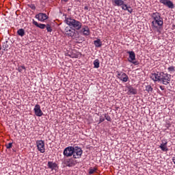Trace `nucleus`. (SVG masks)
Segmentation results:
<instances>
[{
	"label": "nucleus",
	"mask_w": 175,
	"mask_h": 175,
	"mask_svg": "<svg viewBox=\"0 0 175 175\" xmlns=\"http://www.w3.org/2000/svg\"><path fill=\"white\" fill-rule=\"evenodd\" d=\"M151 18L152 29L158 31V28L163 25V18L161 17V14H159V12H154L153 14H152Z\"/></svg>",
	"instance_id": "obj_1"
},
{
	"label": "nucleus",
	"mask_w": 175,
	"mask_h": 175,
	"mask_svg": "<svg viewBox=\"0 0 175 175\" xmlns=\"http://www.w3.org/2000/svg\"><path fill=\"white\" fill-rule=\"evenodd\" d=\"M65 23L71 28H73L75 30L77 29V31H79V29H81V27H83V24L80 21L70 17L66 18Z\"/></svg>",
	"instance_id": "obj_2"
},
{
	"label": "nucleus",
	"mask_w": 175,
	"mask_h": 175,
	"mask_svg": "<svg viewBox=\"0 0 175 175\" xmlns=\"http://www.w3.org/2000/svg\"><path fill=\"white\" fill-rule=\"evenodd\" d=\"M65 33L72 38V39L79 38V31L72 27H66L65 28Z\"/></svg>",
	"instance_id": "obj_3"
},
{
	"label": "nucleus",
	"mask_w": 175,
	"mask_h": 175,
	"mask_svg": "<svg viewBox=\"0 0 175 175\" xmlns=\"http://www.w3.org/2000/svg\"><path fill=\"white\" fill-rule=\"evenodd\" d=\"M170 75L163 72H160V81H162L163 84L167 85L170 83Z\"/></svg>",
	"instance_id": "obj_4"
},
{
	"label": "nucleus",
	"mask_w": 175,
	"mask_h": 175,
	"mask_svg": "<svg viewBox=\"0 0 175 175\" xmlns=\"http://www.w3.org/2000/svg\"><path fill=\"white\" fill-rule=\"evenodd\" d=\"M73 151L72 155L75 159L81 158V155H83V150L81 148H79V146H75Z\"/></svg>",
	"instance_id": "obj_5"
},
{
	"label": "nucleus",
	"mask_w": 175,
	"mask_h": 175,
	"mask_svg": "<svg viewBox=\"0 0 175 175\" xmlns=\"http://www.w3.org/2000/svg\"><path fill=\"white\" fill-rule=\"evenodd\" d=\"M73 150H75V147L72 146L66 148L64 150V155L65 157H72L73 155Z\"/></svg>",
	"instance_id": "obj_6"
},
{
	"label": "nucleus",
	"mask_w": 175,
	"mask_h": 175,
	"mask_svg": "<svg viewBox=\"0 0 175 175\" xmlns=\"http://www.w3.org/2000/svg\"><path fill=\"white\" fill-rule=\"evenodd\" d=\"M36 18H37L38 21L43 22L46 21V20L49 18V16L44 13H39L36 15Z\"/></svg>",
	"instance_id": "obj_7"
},
{
	"label": "nucleus",
	"mask_w": 175,
	"mask_h": 175,
	"mask_svg": "<svg viewBox=\"0 0 175 175\" xmlns=\"http://www.w3.org/2000/svg\"><path fill=\"white\" fill-rule=\"evenodd\" d=\"M160 3H163V5H165L169 9H174V4L170 0H160Z\"/></svg>",
	"instance_id": "obj_8"
},
{
	"label": "nucleus",
	"mask_w": 175,
	"mask_h": 175,
	"mask_svg": "<svg viewBox=\"0 0 175 175\" xmlns=\"http://www.w3.org/2000/svg\"><path fill=\"white\" fill-rule=\"evenodd\" d=\"M127 54L129 55V62H131L132 64H134V65H136V62H135V59H136V55L135 54V52L128 51Z\"/></svg>",
	"instance_id": "obj_9"
},
{
	"label": "nucleus",
	"mask_w": 175,
	"mask_h": 175,
	"mask_svg": "<svg viewBox=\"0 0 175 175\" xmlns=\"http://www.w3.org/2000/svg\"><path fill=\"white\" fill-rule=\"evenodd\" d=\"M118 79H120V80L123 81V83H126V81H128L129 79L128 77V75H126L124 72H118Z\"/></svg>",
	"instance_id": "obj_10"
},
{
	"label": "nucleus",
	"mask_w": 175,
	"mask_h": 175,
	"mask_svg": "<svg viewBox=\"0 0 175 175\" xmlns=\"http://www.w3.org/2000/svg\"><path fill=\"white\" fill-rule=\"evenodd\" d=\"M36 144L38 151L42 153L44 152V142L42 140L37 141Z\"/></svg>",
	"instance_id": "obj_11"
},
{
	"label": "nucleus",
	"mask_w": 175,
	"mask_h": 175,
	"mask_svg": "<svg viewBox=\"0 0 175 175\" xmlns=\"http://www.w3.org/2000/svg\"><path fill=\"white\" fill-rule=\"evenodd\" d=\"M77 163V161L75 159H68L64 161V164L66 166H68L69 167H72V166H75Z\"/></svg>",
	"instance_id": "obj_12"
},
{
	"label": "nucleus",
	"mask_w": 175,
	"mask_h": 175,
	"mask_svg": "<svg viewBox=\"0 0 175 175\" xmlns=\"http://www.w3.org/2000/svg\"><path fill=\"white\" fill-rule=\"evenodd\" d=\"M160 78H161V72L152 73L150 75V79H152L153 81H160Z\"/></svg>",
	"instance_id": "obj_13"
},
{
	"label": "nucleus",
	"mask_w": 175,
	"mask_h": 175,
	"mask_svg": "<svg viewBox=\"0 0 175 175\" xmlns=\"http://www.w3.org/2000/svg\"><path fill=\"white\" fill-rule=\"evenodd\" d=\"M81 32L85 36H88V35H90V28L88 26H83L82 27Z\"/></svg>",
	"instance_id": "obj_14"
},
{
	"label": "nucleus",
	"mask_w": 175,
	"mask_h": 175,
	"mask_svg": "<svg viewBox=\"0 0 175 175\" xmlns=\"http://www.w3.org/2000/svg\"><path fill=\"white\" fill-rule=\"evenodd\" d=\"M127 94L128 95H136V94H137V91L135 88L129 87Z\"/></svg>",
	"instance_id": "obj_15"
},
{
	"label": "nucleus",
	"mask_w": 175,
	"mask_h": 175,
	"mask_svg": "<svg viewBox=\"0 0 175 175\" xmlns=\"http://www.w3.org/2000/svg\"><path fill=\"white\" fill-rule=\"evenodd\" d=\"M33 24L36 25V27H38V28H40L41 29H44L46 28V25L42 24V23H38V22L35 21V20H33Z\"/></svg>",
	"instance_id": "obj_16"
},
{
	"label": "nucleus",
	"mask_w": 175,
	"mask_h": 175,
	"mask_svg": "<svg viewBox=\"0 0 175 175\" xmlns=\"http://www.w3.org/2000/svg\"><path fill=\"white\" fill-rule=\"evenodd\" d=\"M162 151H167V142H162L159 146Z\"/></svg>",
	"instance_id": "obj_17"
},
{
	"label": "nucleus",
	"mask_w": 175,
	"mask_h": 175,
	"mask_svg": "<svg viewBox=\"0 0 175 175\" xmlns=\"http://www.w3.org/2000/svg\"><path fill=\"white\" fill-rule=\"evenodd\" d=\"M94 44L96 47H102V41H100V39H97L94 41Z\"/></svg>",
	"instance_id": "obj_18"
},
{
	"label": "nucleus",
	"mask_w": 175,
	"mask_h": 175,
	"mask_svg": "<svg viewBox=\"0 0 175 175\" xmlns=\"http://www.w3.org/2000/svg\"><path fill=\"white\" fill-rule=\"evenodd\" d=\"M113 2L116 6H122L124 5V1L122 0H113Z\"/></svg>",
	"instance_id": "obj_19"
},
{
	"label": "nucleus",
	"mask_w": 175,
	"mask_h": 175,
	"mask_svg": "<svg viewBox=\"0 0 175 175\" xmlns=\"http://www.w3.org/2000/svg\"><path fill=\"white\" fill-rule=\"evenodd\" d=\"M48 167H49V169L54 170V169H55V167H57V164L55 163L49 161V162H48Z\"/></svg>",
	"instance_id": "obj_20"
},
{
	"label": "nucleus",
	"mask_w": 175,
	"mask_h": 175,
	"mask_svg": "<svg viewBox=\"0 0 175 175\" xmlns=\"http://www.w3.org/2000/svg\"><path fill=\"white\" fill-rule=\"evenodd\" d=\"M17 33L19 35V36H24V35H25V31L24 29H19L17 31Z\"/></svg>",
	"instance_id": "obj_21"
},
{
	"label": "nucleus",
	"mask_w": 175,
	"mask_h": 175,
	"mask_svg": "<svg viewBox=\"0 0 175 175\" xmlns=\"http://www.w3.org/2000/svg\"><path fill=\"white\" fill-rule=\"evenodd\" d=\"M146 91H147V92H148V94L152 93V91H153L152 87H151V85H148L146 87Z\"/></svg>",
	"instance_id": "obj_22"
},
{
	"label": "nucleus",
	"mask_w": 175,
	"mask_h": 175,
	"mask_svg": "<svg viewBox=\"0 0 175 175\" xmlns=\"http://www.w3.org/2000/svg\"><path fill=\"white\" fill-rule=\"evenodd\" d=\"M99 65H100L99 59H95L94 61V68H99Z\"/></svg>",
	"instance_id": "obj_23"
},
{
	"label": "nucleus",
	"mask_w": 175,
	"mask_h": 175,
	"mask_svg": "<svg viewBox=\"0 0 175 175\" xmlns=\"http://www.w3.org/2000/svg\"><path fill=\"white\" fill-rule=\"evenodd\" d=\"M35 114L38 117H42V115L43 114V112H42V110H35Z\"/></svg>",
	"instance_id": "obj_24"
},
{
	"label": "nucleus",
	"mask_w": 175,
	"mask_h": 175,
	"mask_svg": "<svg viewBox=\"0 0 175 175\" xmlns=\"http://www.w3.org/2000/svg\"><path fill=\"white\" fill-rule=\"evenodd\" d=\"M96 170H97L96 167L90 168L89 170V174H94V173H95Z\"/></svg>",
	"instance_id": "obj_25"
},
{
	"label": "nucleus",
	"mask_w": 175,
	"mask_h": 175,
	"mask_svg": "<svg viewBox=\"0 0 175 175\" xmlns=\"http://www.w3.org/2000/svg\"><path fill=\"white\" fill-rule=\"evenodd\" d=\"M23 70L25 71V66H21L18 68V71L21 72H23Z\"/></svg>",
	"instance_id": "obj_26"
},
{
	"label": "nucleus",
	"mask_w": 175,
	"mask_h": 175,
	"mask_svg": "<svg viewBox=\"0 0 175 175\" xmlns=\"http://www.w3.org/2000/svg\"><path fill=\"white\" fill-rule=\"evenodd\" d=\"M175 68L174 66H171L168 68V72H170V73H173V72H174Z\"/></svg>",
	"instance_id": "obj_27"
},
{
	"label": "nucleus",
	"mask_w": 175,
	"mask_h": 175,
	"mask_svg": "<svg viewBox=\"0 0 175 175\" xmlns=\"http://www.w3.org/2000/svg\"><path fill=\"white\" fill-rule=\"evenodd\" d=\"M45 28H46L47 32H52L53 31V29L51 28V26H50V25H47Z\"/></svg>",
	"instance_id": "obj_28"
},
{
	"label": "nucleus",
	"mask_w": 175,
	"mask_h": 175,
	"mask_svg": "<svg viewBox=\"0 0 175 175\" xmlns=\"http://www.w3.org/2000/svg\"><path fill=\"white\" fill-rule=\"evenodd\" d=\"M122 9H123V10H126L128 9V5H126V4L122 5Z\"/></svg>",
	"instance_id": "obj_29"
},
{
	"label": "nucleus",
	"mask_w": 175,
	"mask_h": 175,
	"mask_svg": "<svg viewBox=\"0 0 175 175\" xmlns=\"http://www.w3.org/2000/svg\"><path fill=\"white\" fill-rule=\"evenodd\" d=\"M33 110H40V105H36L33 109Z\"/></svg>",
	"instance_id": "obj_30"
},
{
	"label": "nucleus",
	"mask_w": 175,
	"mask_h": 175,
	"mask_svg": "<svg viewBox=\"0 0 175 175\" xmlns=\"http://www.w3.org/2000/svg\"><path fill=\"white\" fill-rule=\"evenodd\" d=\"M126 10H127L129 13H132V12H133L131 7H127V9Z\"/></svg>",
	"instance_id": "obj_31"
},
{
	"label": "nucleus",
	"mask_w": 175,
	"mask_h": 175,
	"mask_svg": "<svg viewBox=\"0 0 175 175\" xmlns=\"http://www.w3.org/2000/svg\"><path fill=\"white\" fill-rule=\"evenodd\" d=\"M105 119L107 120V121H111V118H110V116H105Z\"/></svg>",
	"instance_id": "obj_32"
},
{
	"label": "nucleus",
	"mask_w": 175,
	"mask_h": 175,
	"mask_svg": "<svg viewBox=\"0 0 175 175\" xmlns=\"http://www.w3.org/2000/svg\"><path fill=\"white\" fill-rule=\"evenodd\" d=\"M12 144L9 143L8 144L6 145L7 148H12Z\"/></svg>",
	"instance_id": "obj_33"
},
{
	"label": "nucleus",
	"mask_w": 175,
	"mask_h": 175,
	"mask_svg": "<svg viewBox=\"0 0 175 175\" xmlns=\"http://www.w3.org/2000/svg\"><path fill=\"white\" fill-rule=\"evenodd\" d=\"M103 121H105V118H103V117L100 118V122H103Z\"/></svg>",
	"instance_id": "obj_34"
},
{
	"label": "nucleus",
	"mask_w": 175,
	"mask_h": 175,
	"mask_svg": "<svg viewBox=\"0 0 175 175\" xmlns=\"http://www.w3.org/2000/svg\"><path fill=\"white\" fill-rule=\"evenodd\" d=\"M31 9H36L35 5H32Z\"/></svg>",
	"instance_id": "obj_35"
},
{
	"label": "nucleus",
	"mask_w": 175,
	"mask_h": 175,
	"mask_svg": "<svg viewBox=\"0 0 175 175\" xmlns=\"http://www.w3.org/2000/svg\"><path fill=\"white\" fill-rule=\"evenodd\" d=\"M160 88H161V90H162V91H163L164 89L162 86H160Z\"/></svg>",
	"instance_id": "obj_36"
},
{
	"label": "nucleus",
	"mask_w": 175,
	"mask_h": 175,
	"mask_svg": "<svg viewBox=\"0 0 175 175\" xmlns=\"http://www.w3.org/2000/svg\"><path fill=\"white\" fill-rule=\"evenodd\" d=\"M64 2H68L69 0H62Z\"/></svg>",
	"instance_id": "obj_37"
},
{
	"label": "nucleus",
	"mask_w": 175,
	"mask_h": 175,
	"mask_svg": "<svg viewBox=\"0 0 175 175\" xmlns=\"http://www.w3.org/2000/svg\"><path fill=\"white\" fill-rule=\"evenodd\" d=\"M173 162L175 164V159H173Z\"/></svg>",
	"instance_id": "obj_38"
},
{
	"label": "nucleus",
	"mask_w": 175,
	"mask_h": 175,
	"mask_svg": "<svg viewBox=\"0 0 175 175\" xmlns=\"http://www.w3.org/2000/svg\"><path fill=\"white\" fill-rule=\"evenodd\" d=\"M85 9H87V7H85Z\"/></svg>",
	"instance_id": "obj_39"
}]
</instances>
